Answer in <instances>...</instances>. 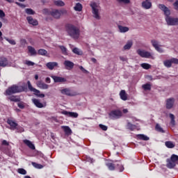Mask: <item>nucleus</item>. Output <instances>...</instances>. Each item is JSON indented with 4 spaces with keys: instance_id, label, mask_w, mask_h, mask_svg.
Segmentation results:
<instances>
[{
    "instance_id": "nucleus-1",
    "label": "nucleus",
    "mask_w": 178,
    "mask_h": 178,
    "mask_svg": "<svg viewBox=\"0 0 178 178\" xmlns=\"http://www.w3.org/2000/svg\"><path fill=\"white\" fill-rule=\"evenodd\" d=\"M159 8L164 13L168 26H177L178 18L170 17V10L164 4H159Z\"/></svg>"
},
{
    "instance_id": "nucleus-2",
    "label": "nucleus",
    "mask_w": 178,
    "mask_h": 178,
    "mask_svg": "<svg viewBox=\"0 0 178 178\" xmlns=\"http://www.w3.org/2000/svg\"><path fill=\"white\" fill-rule=\"evenodd\" d=\"M27 92V86L13 85L6 89L5 95H13V94H18L19 92Z\"/></svg>"
},
{
    "instance_id": "nucleus-3",
    "label": "nucleus",
    "mask_w": 178,
    "mask_h": 178,
    "mask_svg": "<svg viewBox=\"0 0 178 178\" xmlns=\"http://www.w3.org/2000/svg\"><path fill=\"white\" fill-rule=\"evenodd\" d=\"M65 30L67 35L73 40H79L80 38V29L77 26L73 24H67Z\"/></svg>"
},
{
    "instance_id": "nucleus-4",
    "label": "nucleus",
    "mask_w": 178,
    "mask_h": 178,
    "mask_svg": "<svg viewBox=\"0 0 178 178\" xmlns=\"http://www.w3.org/2000/svg\"><path fill=\"white\" fill-rule=\"evenodd\" d=\"M27 85H28L29 90H31L32 92H34L33 94L36 97H38L39 98H44L45 97L44 94H43V93L40 94V92H41L33 87L30 81H27Z\"/></svg>"
},
{
    "instance_id": "nucleus-5",
    "label": "nucleus",
    "mask_w": 178,
    "mask_h": 178,
    "mask_svg": "<svg viewBox=\"0 0 178 178\" xmlns=\"http://www.w3.org/2000/svg\"><path fill=\"white\" fill-rule=\"evenodd\" d=\"M90 6L92 10V14H93V17L95 19H97V20H99L101 19V17L99 16V10H98V6L96 4V3H91Z\"/></svg>"
},
{
    "instance_id": "nucleus-6",
    "label": "nucleus",
    "mask_w": 178,
    "mask_h": 178,
    "mask_svg": "<svg viewBox=\"0 0 178 178\" xmlns=\"http://www.w3.org/2000/svg\"><path fill=\"white\" fill-rule=\"evenodd\" d=\"M110 119H119L123 116V113L119 110L112 111L109 114Z\"/></svg>"
},
{
    "instance_id": "nucleus-7",
    "label": "nucleus",
    "mask_w": 178,
    "mask_h": 178,
    "mask_svg": "<svg viewBox=\"0 0 178 178\" xmlns=\"http://www.w3.org/2000/svg\"><path fill=\"white\" fill-rule=\"evenodd\" d=\"M136 52L138 55H139V56H141V58H152V55L151 54V53L145 50H141L139 49L136 51Z\"/></svg>"
},
{
    "instance_id": "nucleus-8",
    "label": "nucleus",
    "mask_w": 178,
    "mask_h": 178,
    "mask_svg": "<svg viewBox=\"0 0 178 178\" xmlns=\"http://www.w3.org/2000/svg\"><path fill=\"white\" fill-rule=\"evenodd\" d=\"M175 105V98L170 97L166 100V109H172Z\"/></svg>"
},
{
    "instance_id": "nucleus-9",
    "label": "nucleus",
    "mask_w": 178,
    "mask_h": 178,
    "mask_svg": "<svg viewBox=\"0 0 178 178\" xmlns=\"http://www.w3.org/2000/svg\"><path fill=\"white\" fill-rule=\"evenodd\" d=\"M61 113L65 116H69L70 118H79V113L74 112L63 111Z\"/></svg>"
},
{
    "instance_id": "nucleus-10",
    "label": "nucleus",
    "mask_w": 178,
    "mask_h": 178,
    "mask_svg": "<svg viewBox=\"0 0 178 178\" xmlns=\"http://www.w3.org/2000/svg\"><path fill=\"white\" fill-rule=\"evenodd\" d=\"M54 83H66L67 80L62 76H51Z\"/></svg>"
},
{
    "instance_id": "nucleus-11",
    "label": "nucleus",
    "mask_w": 178,
    "mask_h": 178,
    "mask_svg": "<svg viewBox=\"0 0 178 178\" xmlns=\"http://www.w3.org/2000/svg\"><path fill=\"white\" fill-rule=\"evenodd\" d=\"M142 7L144 9H151L152 8V3L149 0H145L142 2Z\"/></svg>"
},
{
    "instance_id": "nucleus-12",
    "label": "nucleus",
    "mask_w": 178,
    "mask_h": 178,
    "mask_svg": "<svg viewBox=\"0 0 178 178\" xmlns=\"http://www.w3.org/2000/svg\"><path fill=\"white\" fill-rule=\"evenodd\" d=\"M61 94H64L65 95H67L68 97H74V95H76V93L72 92V91L69 88H65L61 90Z\"/></svg>"
},
{
    "instance_id": "nucleus-13",
    "label": "nucleus",
    "mask_w": 178,
    "mask_h": 178,
    "mask_svg": "<svg viewBox=\"0 0 178 178\" xmlns=\"http://www.w3.org/2000/svg\"><path fill=\"white\" fill-rule=\"evenodd\" d=\"M7 123L10 126V130H16V129H17L18 124L15 122L13 120H8Z\"/></svg>"
},
{
    "instance_id": "nucleus-14",
    "label": "nucleus",
    "mask_w": 178,
    "mask_h": 178,
    "mask_svg": "<svg viewBox=\"0 0 178 178\" xmlns=\"http://www.w3.org/2000/svg\"><path fill=\"white\" fill-rule=\"evenodd\" d=\"M26 20L29 24H32V26H38V21H37V19H33V17H27Z\"/></svg>"
},
{
    "instance_id": "nucleus-15",
    "label": "nucleus",
    "mask_w": 178,
    "mask_h": 178,
    "mask_svg": "<svg viewBox=\"0 0 178 178\" xmlns=\"http://www.w3.org/2000/svg\"><path fill=\"white\" fill-rule=\"evenodd\" d=\"M166 166L169 169H173V168H175V166H176V163L174 161H172L171 159H168Z\"/></svg>"
},
{
    "instance_id": "nucleus-16",
    "label": "nucleus",
    "mask_w": 178,
    "mask_h": 178,
    "mask_svg": "<svg viewBox=\"0 0 178 178\" xmlns=\"http://www.w3.org/2000/svg\"><path fill=\"white\" fill-rule=\"evenodd\" d=\"M0 66L5 67L8 66V59L4 57H0Z\"/></svg>"
},
{
    "instance_id": "nucleus-17",
    "label": "nucleus",
    "mask_w": 178,
    "mask_h": 178,
    "mask_svg": "<svg viewBox=\"0 0 178 178\" xmlns=\"http://www.w3.org/2000/svg\"><path fill=\"white\" fill-rule=\"evenodd\" d=\"M46 66L49 69V70H54V67H56V66H58V63L49 62L46 64Z\"/></svg>"
},
{
    "instance_id": "nucleus-18",
    "label": "nucleus",
    "mask_w": 178,
    "mask_h": 178,
    "mask_svg": "<svg viewBox=\"0 0 178 178\" xmlns=\"http://www.w3.org/2000/svg\"><path fill=\"white\" fill-rule=\"evenodd\" d=\"M32 102L37 106V108H44V104L40 102V100L38 99H32Z\"/></svg>"
},
{
    "instance_id": "nucleus-19",
    "label": "nucleus",
    "mask_w": 178,
    "mask_h": 178,
    "mask_svg": "<svg viewBox=\"0 0 178 178\" xmlns=\"http://www.w3.org/2000/svg\"><path fill=\"white\" fill-rule=\"evenodd\" d=\"M37 86L39 88H42V90H48L49 87L48 84L41 81L38 82Z\"/></svg>"
},
{
    "instance_id": "nucleus-20",
    "label": "nucleus",
    "mask_w": 178,
    "mask_h": 178,
    "mask_svg": "<svg viewBox=\"0 0 178 178\" xmlns=\"http://www.w3.org/2000/svg\"><path fill=\"white\" fill-rule=\"evenodd\" d=\"M51 15L54 19H59L60 17V12L58 10H54L51 13Z\"/></svg>"
},
{
    "instance_id": "nucleus-21",
    "label": "nucleus",
    "mask_w": 178,
    "mask_h": 178,
    "mask_svg": "<svg viewBox=\"0 0 178 178\" xmlns=\"http://www.w3.org/2000/svg\"><path fill=\"white\" fill-rule=\"evenodd\" d=\"M24 143L26 144V145H27V147H29V148H30L31 149H35V146H34V144H33V143H31V141L29 140H24Z\"/></svg>"
},
{
    "instance_id": "nucleus-22",
    "label": "nucleus",
    "mask_w": 178,
    "mask_h": 178,
    "mask_svg": "<svg viewBox=\"0 0 178 178\" xmlns=\"http://www.w3.org/2000/svg\"><path fill=\"white\" fill-rule=\"evenodd\" d=\"M120 97L122 101H127V94L126 93V90H121L120 92Z\"/></svg>"
},
{
    "instance_id": "nucleus-23",
    "label": "nucleus",
    "mask_w": 178,
    "mask_h": 178,
    "mask_svg": "<svg viewBox=\"0 0 178 178\" xmlns=\"http://www.w3.org/2000/svg\"><path fill=\"white\" fill-rule=\"evenodd\" d=\"M133 47V41L129 40L127 44L124 46L123 49L124 51H127Z\"/></svg>"
},
{
    "instance_id": "nucleus-24",
    "label": "nucleus",
    "mask_w": 178,
    "mask_h": 178,
    "mask_svg": "<svg viewBox=\"0 0 178 178\" xmlns=\"http://www.w3.org/2000/svg\"><path fill=\"white\" fill-rule=\"evenodd\" d=\"M8 99L11 101V102H20L21 99L19 97V96H15L12 95L10 97H8Z\"/></svg>"
},
{
    "instance_id": "nucleus-25",
    "label": "nucleus",
    "mask_w": 178,
    "mask_h": 178,
    "mask_svg": "<svg viewBox=\"0 0 178 178\" xmlns=\"http://www.w3.org/2000/svg\"><path fill=\"white\" fill-rule=\"evenodd\" d=\"M62 129H63V130L67 136H71L72 132V129H70V127H69L67 126H63Z\"/></svg>"
},
{
    "instance_id": "nucleus-26",
    "label": "nucleus",
    "mask_w": 178,
    "mask_h": 178,
    "mask_svg": "<svg viewBox=\"0 0 178 178\" xmlns=\"http://www.w3.org/2000/svg\"><path fill=\"white\" fill-rule=\"evenodd\" d=\"M64 65L66 67H69V69H73L74 67V63L70 60H65Z\"/></svg>"
},
{
    "instance_id": "nucleus-27",
    "label": "nucleus",
    "mask_w": 178,
    "mask_h": 178,
    "mask_svg": "<svg viewBox=\"0 0 178 178\" xmlns=\"http://www.w3.org/2000/svg\"><path fill=\"white\" fill-rule=\"evenodd\" d=\"M136 137L138 140H143V141H148L149 140V137L144 134H138Z\"/></svg>"
},
{
    "instance_id": "nucleus-28",
    "label": "nucleus",
    "mask_w": 178,
    "mask_h": 178,
    "mask_svg": "<svg viewBox=\"0 0 178 178\" xmlns=\"http://www.w3.org/2000/svg\"><path fill=\"white\" fill-rule=\"evenodd\" d=\"M118 29L120 30V33H127V31L129 30V27L123 26L122 25H119Z\"/></svg>"
},
{
    "instance_id": "nucleus-29",
    "label": "nucleus",
    "mask_w": 178,
    "mask_h": 178,
    "mask_svg": "<svg viewBox=\"0 0 178 178\" xmlns=\"http://www.w3.org/2000/svg\"><path fill=\"white\" fill-rule=\"evenodd\" d=\"M74 10L76 12H81L83 10V6L80 3H77L76 6L74 7Z\"/></svg>"
},
{
    "instance_id": "nucleus-30",
    "label": "nucleus",
    "mask_w": 178,
    "mask_h": 178,
    "mask_svg": "<svg viewBox=\"0 0 178 178\" xmlns=\"http://www.w3.org/2000/svg\"><path fill=\"white\" fill-rule=\"evenodd\" d=\"M28 50H29V52L31 53V56H33V55H37V51H35V49H34V47L31 46H29Z\"/></svg>"
},
{
    "instance_id": "nucleus-31",
    "label": "nucleus",
    "mask_w": 178,
    "mask_h": 178,
    "mask_svg": "<svg viewBox=\"0 0 178 178\" xmlns=\"http://www.w3.org/2000/svg\"><path fill=\"white\" fill-rule=\"evenodd\" d=\"M72 52L74 54H75L76 55H79V56H81L83 55V51L81 50H80L79 48L77 47H74L73 49H72Z\"/></svg>"
},
{
    "instance_id": "nucleus-32",
    "label": "nucleus",
    "mask_w": 178,
    "mask_h": 178,
    "mask_svg": "<svg viewBox=\"0 0 178 178\" xmlns=\"http://www.w3.org/2000/svg\"><path fill=\"white\" fill-rule=\"evenodd\" d=\"M38 54L42 55V56H47L48 51L44 49H40L38 50Z\"/></svg>"
},
{
    "instance_id": "nucleus-33",
    "label": "nucleus",
    "mask_w": 178,
    "mask_h": 178,
    "mask_svg": "<svg viewBox=\"0 0 178 178\" xmlns=\"http://www.w3.org/2000/svg\"><path fill=\"white\" fill-rule=\"evenodd\" d=\"M163 65L165 67H172V60H166L163 61Z\"/></svg>"
},
{
    "instance_id": "nucleus-34",
    "label": "nucleus",
    "mask_w": 178,
    "mask_h": 178,
    "mask_svg": "<svg viewBox=\"0 0 178 178\" xmlns=\"http://www.w3.org/2000/svg\"><path fill=\"white\" fill-rule=\"evenodd\" d=\"M142 88L145 90V91H151V84L146 83L142 86Z\"/></svg>"
},
{
    "instance_id": "nucleus-35",
    "label": "nucleus",
    "mask_w": 178,
    "mask_h": 178,
    "mask_svg": "<svg viewBox=\"0 0 178 178\" xmlns=\"http://www.w3.org/2000/svg\"><path fill=\"white\" fill-rule=\"evenodd\" d=\"M156 131H159V133H165V131L163 130V129L161 127V125H159V124H156V127H155Z\"/></svg>"
},
{
    "instance_id": "nucleus-36",
    "label": "nucleus",
    "mask_w": 178,
    "mask_h": 178,
    "mask_svg": "<svg viewBox=\"0 0 178 178\" xmlns=\"http://www.w3.org/2000/svg\"><path fill=\"white\" fill-rule=\"evenodd\" d=\"M165 146L167 148H175V144L172 141H167L165 142Z\"/></svg>"
},
{
    "instance_id": "nucleus-37",
    "label": "nucleus",
    "mask_w": 178,
    "mask_h": 178,
    "mask_svg": "<svg viewBox=\"0 0 178 178\" xmlns=\"http://www.w3.org/2000/svg\"><path fill=\"white\" fill-rule=\"evenodd\" d=\"M54 5L56 6H65V2L62 1L61 0H58L54 1Z\"/></svg>"
},
{
    "instance_id": "nucleus-38",
    "label": "nucleus",
    "mask_w": 178,
    "mask_h": 178,
    "mask_svg": "<svg viewBox=\"0 0 178 178\" xmlns=\"http://www.w3.org/2000/svg\"><path fill=\"white\" fill-rule=\"evenodd\" d=\"M31 163L33 165V167L35 168L36 169H42L44 168L42 165L38 164L35 162H32Z\"/></svg>"
},
{
    "instance_id": "nucleus-39",
    "label": "nucleus",
    "mask_w": 178,
    "mask_h": 178,
    "mask_svg": "<svg viewBox=\"0 0 178 178\" xmlns=\"http://www.w3.org/2000/svg\"><path fill=\"white\" fill-rule=\"evenodd\" d=\"M60 49H61L62 54L63 55H67V49L65 47V46H58Z\"/></svg>"
},
{
    "instance_id": "nucleus-40",
    "label": "nucleus",
    "mask_w": 178,
    "mask_h": 178,
    "mask_svg": "<svg viewBox=\"0 0 178 178\" xmlns=\"http://www.w3.org/2000/svg\"><path fill=\"white\" fill-rule=\"evenodd\" d=\"M109 170H115V164L112 163H108L106 164Z\"/></svg>"
},
{
    "instance_id": "nucleus-41",
    "label": "nucleus",
    "mask_w": 178,
    "mask_h": 178,
    "mask_svg": "<svg viewBox=\"0 0 178 178\" xmlns=\"http://www.w3.org/2000/svg\"><path fill=\"white\" fill-rule=\"evenodd\" d=\"M127 127L129 130H131V131H133V130H134L136 129V125L130 123V122H128L127 123Z\"/></svg>"
},
{
    "instance_id": "nucleus-42",
    "label": "nucleus",
    "mask_w": 178,
    "mask_h": 178,
    "mask_svg": "<svg viewBox=\"0 0 178 178\" xmlns=\"http://www.w3.org/2000/svg\"><path fill=\"white\" fill-rule=\"evenodd\" d=\"M170 118L171 119L170 123L172 126H175L176 121H175V115L170 113Z\"/></svg>"
},
{
    "instance_id": "nucleus-43",
    "label": "nucleus",
    "mask_w": 178,
    "mask_h": 178,
    "mask_svg": "<svg viewBox=\"0 0 178 178\" xmlns=\"http://www.w3.org/2000/svg\"><path fill=\"white\" fill-rule=\"evenodd\" d=\"M25 12L27 13V15H35V12L33 11L31 8H26Z\"/></svg>"
},
{
    "instance_id": "nucleus-44",
    "label": "nucleus",
    "mask_w": 178,
    "mask_h": 178,
    "mask_svg": "<svg viewBox=\"0 0 178 178\" xmlns=\"http://www.w3.org/2000/svg\"><path fill=\"white\" fill-rule=\"evenodd\" d=\"M141 67L143 69H145L146 70H148V69H151V65H149L148 63H142Z\"/></svg>"
},
{
    "instance_id": "nucleus-45",
    "label": "nucleus",
    "mask_w": 178,
    "mask_h": 178,
    "mask_svg": "<svg viewBox=\"0 0 178 178\" xmlns=\"http://www.w3.org/2000/svg\"><path fill=\"white\" fill-rule=\"evenodd\" d=\"M17 172L19 173V175H27V171H26V170L24 168H19Z\"/></svg>"
},
{
    "instance_id": "nucleus-46",
    "label": "nucleus",
    "mask_w": 178,
    "mask_h": 178,
    "mask_svg": "<svg viewBox=\"0 0 178 178\" xmlns=\"http://www.w3.org/2000/svg\"><path fill=\"white\" fill-rule=\"evenodd\" d=\"M152 45L154 47V48H156L157 47H159V44H158V41L155 40H151Z\"/></svg>"
},
{
    "instance_id": "nucleus-47",
    "label": "nucleus",
    "mask_w": 178,
    "mask_h": 178,
    "mask_svg": "<svg viewBox=\"0 0 178 178\" xmlns=\"http://www.w3.org/2000/svg\"><path fill=\"white\" fill-rule=\"evenodd\" d=\"M15 130H17V133H23V131H24V128L17 125Z\"/></svg>"
},
{
    "instance_id": "nucleus-48",
    "label": "nucleus",
    "mask_w": 178,
    "mask_h": 178,
    "mask_svg": "<svg viewBox=\"0 0 178 178\" xmlns=\"http://www.w3.org/2000/svg\"><path fill=\"white\" fill-rule=\"evenodd\" d=\"M4 38L6 41H8V42H9V44H11V45H16V42L15 41V40H10L8 38Z\"/></svg>"
},
{
    "instance_id": "nucleus-49",
    "label": "nucleus",
    "mask_w": 178,
    "mask_h": 178,
    "mask_svg": "<svg viewBox=\"0 0 178 178\" xmlns=\"http://www.w3.org/2000/svg\"><path fill=\"white\" fill-rule=\"evenodd\" d=\"M170 159L176 163L178 161V156L176 154H172L170 157Z\"/></svg>"
},
{
    "instance_id": "nucleus-50",
    "label": "nucleus",
    "mask_w": 178,
    "mask_h": 178,
    "mask_svg": "<svg viewBox=\"0 0 178 178\" xmlns=\"http://www.w3.org/2000/svg\"><path fill=\"white\" fill-rule=\"evenodd\" d=\"M25 65H26L27 66H34V65H35V63L31 60H26Z\"/></svg>"
},
{
    "instance_id": "nucleus-51",
    "label": "nucleus",
    "mask_w": 178,
    "mask_h": 178,
    "mask_svg": "<svg viewBox=\"0 0 178 178\" xmlns=\"http://www.w3.org/2000/svg\"><path fill=\"white\" fill-rule=\"evenodd\" d=\"M119 3H130V0H116Z\"/></svg>"
},
{
    "instance_id": "nucleus-52",
    "label": "nucleus",
    "mask_w": 178,
    "mask_h": 178,
    "mask_svg": "<svg viewBox=\"0 0 178 178\" xmlns=\"http://www.w3.org/2000/svg\"><path fill=\"white\" fill-rule=\"evenodd\" d=\"M99 127H100V129H102V130H103L104 131H106V130H108V127H106V125H104L102 124H100L99 125Z\"/></svg>"
},
{
    "instance_id": "nucleus-53",
    "label": "nucleus",
    "mask_w": 178,
    "mask_h": 178,
    "mask_svg": "<svg viewBox=\"0 0 178 178\" xmlns=\"http://www.w3.org/2000/svg\"><path fill=\"white\" fill-rule=\"evenodd\" d=\"M17 106L20 109H24V103L23 102L18 103Z\"/></svg>"
},
{
    "instance_id": "nucleus-54",
    "label": "nucleus",
    "mask_w": 178,
    "mask_h": 178,
    "mask_svg": "<svg viewBox=\"0 0 178 178\" xmlns=\"http://www.w3.org/2000/svg\"><path fill=\"white\" fill-rule=\"evenodd\" d=\"M171 63H174V65H178V59L175 58H171Z\"/></svg>"
},
{
    "instance_id": "nucleus-55",
    "label": "nucleus",
    "mask_w": 178,
    "mask_h": 178,
    "mask_svg": "<svg viewBox=\"0 0 178 178\" xmlns=\"http://www.w3.org/2000/svg\"><path fill=\"white\" fill-rule=\"evenodd\" d=\"M15 4L17 5V6H19L20 8H26V5H24V4L22 3L16 1Z\"/></svg>"
},
{
    "instance_id": "nucleus-56",
    "label": "nucleus",
    "mask_w": 178,
    "mask_h": 178,
    "mask_svg": "<svg viewBox=\"0 0 178 178\" xmlns=\"http://www.w3.org/2000/svg\"><path fill=\"white\" fill-rule=\"evenodd\" d=\"M174 9L178 12V0L173 3Z\"/></svg>"
},
{
    "instance_id": "nucleus-57",
    "label": "nucleus",
    "mask_w": 178,
    "mask_h": 178,
    "mask_svg": "<svg viewBox=\"0 0 178 178\" xmlns=\"http://www.w3.org/2000/svg\"><path fill=\"white\" fill-rule=\"evenodd\" d=\"M79 69L81 70V72H83V73H88V71H87L86 69H84V67H83V66H79Z\"/></svg>"
},
{
    "instance_id": "nucleus-58",
    "label": "nucleus",
    "mask_w": 178,
    "mask_h": 178,
    "mask_svg": "<svg viewBox=\"0 0 178 178\" xmlns=\"http://www.w3.org/2000/svg\"><path fill=\"white\" fill-rule=\"evenodd\" d=\"M6 15H5V13L3 12V10H0V17L1 19H3V17H5Z\"/></svg>"
},
{
    "instance_id": "nucleus-59",
    "label": "nucleus",
    "mask_w": 178,
    "mask_h": 178,
    "mask_svg": "<svg viewBox=\"0 0 178 178\" xmlns=\"http://www.w3.org/2000/svg\"><path fill=\"white\" fill-rule=\"evenodd\" d=\"M20 42L22 45H26L27 44V41L25 39H21Z\"/></svg>"
},
{
    "instance_id": "nucleus-60",
    "label": "nucleus",
    "mask_w": 178,
    "mask_h": 178,
    "mask_svg": "<svg viewBox=\"0 0 178 178\" xmlns=\"http://www.w3.org/2000/svg\"><path fill=\"white\" fill-rule=\"evenodd\" d=\"M155 50L158 51V52H161V53L163 52V50L161 48H160L159 46L156 47Z\"/></svg>"
},
{
    "instance_id": "nucleus-61",
    "label": "nucleus",
    "mask_w": 178,
    "mask_h": 178,
    "mask_svg": "<svg viewBox=\"0 0 178 178\" xmlns=\"http://www.w3.org/2000/svg\"><path fill=\"white\" fill-rule=\"evenodd\" d=\"M120 60H122V62H126L127 60V58L123 57V56H120Z\"/></svg>"
},
{
    "instance_id": "nucleus-62",
    "label": "nucleus",
    "mask_w": 178,
    "mask_h": 178,
    "mask_svg": "<svg viewBox=\"0 0 178 178\" xmlns=\"http://www.w3.org/2000/svg\"><path fill=\"white\" fill-rule=\"evenodd\" d=\"M2 144H3V145H9V143H8V141H6L5 140H3Z\"/></svg>"
},
{
    "instance_id": "nucleus-63",
    "label": "nucleus",
    "mask_w": 178,
    "mask_h": 178,
    "mask_svg": "<svg viewBox=\"0 0 178 178\" xmlns=\"http://www.w3.org/2000/svg\"><path fill=\"white\" fill-rule=\"evenodd\" d=\"M45 81L46 83H51V79L49 77H47Z\"/></svg>"
},
{
    "instance_id": "nucleus-64",
    "label": "nucleus",
    "mask_w": 178,
    "mask_h": 178,
    "mask_svg": "<svg viewBox=\"0 0 178 178\" xmlns=\"http://www.w3.org/2000/svg\"><path fill=\"white\" fill-rule=\"evenodd\" d=\"M91 60L93 62V63H97V59H95V58H92Z\"/></svg>"
}]
</instances>
